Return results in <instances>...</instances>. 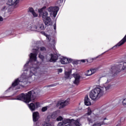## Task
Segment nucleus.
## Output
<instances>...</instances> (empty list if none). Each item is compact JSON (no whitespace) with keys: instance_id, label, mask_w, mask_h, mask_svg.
<instances>
[{"instance_id":"7c9ffc66","label":"nucleus","mask_w":126,"mask_h":126,"mask_svg":"<svg viewBox=\"0 0 126 126\" xmlns=\"http://www.w3.org/2000/svg\"><path fill=\"white\" fill-rule=\"evenodd\" d=\"M87 121L89 122V124L93 123V121L91 118H87Z\"/></svg>"},{"instance_id":"e433bc0d","label":"nucleus","mask_w":126,"mask_h":126,"mask_svg":"<svg viewBox=\"0 0 126 126\" xmlns=\"http://www.w3.org/2000/svg\"><path fill=\"white\" fill-rule=\"evenodd\" d=\"M54 29L55 30H56V29H57V25H56V24L55 23L54 25Z\"/></svg>"},{"instance_id":"09e8293b","label":"nucleus","mask_w":126,"mask_h":126,"mask_svg":"<svg viewBox=\"0 0 126 126\" xmlns=\"http://www.w3.org/2000/svg\"><path fill=\"white\" fill-rule=\"evenodd\" d=\"M22 86H23V85H22Z\"/></svg>"},{"instance_id":"f8f14e48","label":"nucleus","mask_w":126,"mask_h":126,"mask_svg":"<svg viewBox=\"0 0 126 126\" xmlns=\"http://www.w3.org/2000/svg\"><path fill=\"white\" fill-rule=\"evenodd\" d=\"M117 67L119 72L122 70H125V69H126V63L125 62L120 63L118 65Z\"/></svg>"},{"instance_id":"6e6552de","label":"nucleus","mask_w":126,"mask_h":126,"mask_svg":"<svg viewBox=\"0 0 126 126\" xmlns=\"http://www.w3.org/2000/svg\"><path fill=\"white\" fill-rule=\"evenodd\" d=\"M70 100V99L69 98H68L64 101H60L57 103V106L59 107V106H60L59 109L64 108V107H65L67 105H68Z\"/></svg>"},{"instance_id":"bb28decb","label":"nucleus","mask_w":126,"mask_h":126,"mask_svg":"<svg viewBox=\"0 0 126 126\" xmlns=\"http://www.w3.org/2000/svg\"><path fill=\"white\" fill-rule=\"evenodd\" d=\"M38 57H39V59H40V60H41V61L42 62H43V61H44V56L41 55V54H39V55H38Z\"/></svg>"},{"instance_id":"79ce46f5","label":"nucleus","mask_w":126,"mask_h":126,"mask_svg":"<svg viewBox=\"0 0 126 126\" xmlns=\"http://www.w3.org/2000/svg\"><path fill=\"white\" fill-rule=\"evenodd\" d=\"M42 33H43V34H46V33L45 32H42Z\"/></svg>"},{"instance_id":"2eb2a0df","label":"nucleus","mask_w":126,"mask_h":126,"mask_svg":"<svg viewBox=\"0 0 126 126\" xmlns=\"http://www.w3.org/2000/svg\"><path fill=\"white\" fill-rule=\"evenodd\" d=\"M60 62L62 64H67V63H70L69 59L64 57L61 58Z\"/></svg>"},{"instance_id":"a18cd8bd","label":"nucleus","mask_w":126,"mask_h":126,"mask_svg":"<svg viewBox=\"0 0 126 126\" xmlns=\"http://www.w3.org/2000/svg\"><path fill=\"white\" fill-rule=\"evenodd\" d=\"M105 53H106V52L102 53L101 55H104V54H105Z\"/></svg>"},{"instance_id":"aec40b11","label":"nucleus","mask_w":126,"mask_h":126,"mask_svg":"<svg viewBox=\"0 0 126 126\" xmlns=\"http://www.w3.org/2000/svg\"><path fill=\"white\" fill-rule=\"evenodd\" d=\"M29 29L31 30V31H37L38 32V27L36 26H32L29 27Z\"/></svg>"},{"instance_id":"7ed1b4c3","label":"nucleus","mask_w":126,"mask_h":126,"mask_svg":"<svg viewBox=\"0 0 126 126\" xmlns=\"http://www.w3.org/2000/svg\"><path fill=\"white\" fill-rule=\"evenodd\" d=\"M36 98V93L34 91H30L27 94L22 93L13 100H20L25 103H29L31 101H34Z\"/></svg>"},{"instance_id":"cd10ccee","label":"nucleus","mask_w":126,"mask_h":126,"mask_svg":"<svg viewBox=\"0 0 126 126\" xmlns=\"http://www.w3.org/2000/svg\"><path fill=\"white\" fill-rule=\"evenodd\" d=\"M57 117V114L56 113H53L51 115V118H52V119H56V118Z\"/></svg>"},{"instance_id":"6ab92c4d","label":"nucleus","mask_w":126,"mask_h":126,"mask_svg":"<svg viewBox=\"0 0 126 126\" xmlns=\"http://www.w3.org/2000/svg\"><path fill=\"white\" fill-rule=\"evenodd\" d=\"M58 59H59V56H58V55L56 54H52L50 61L52 63H56V62L58 61Z\"/></svg>"},{"instance_id":"a211bd4d","label":"nucleus","mask_w":126,"mask_h":126,"mask_svg":"<svg viewBox=\"0 0 126 126\" xmlns=\"http://www.w3.org/2000/svg\"><path fill=\"white\" fill-rule=\"evenodd\" d=\"M28 12H31V13L32 14L34 17H37L38 16V14L36 13V12H35V11H34V9L33 8V7H29L28 8Z\"/></svg>"},{"instance_id":"c03bdc74","label":"nucleus","mask_w":126,"mask_h":126,"mask_svg":"<svg viewBox=\"0 0 126 126\" xmlns=\"http://www.w3.org/2000/svg\"><path fill=\"white\" fill-rule=\"evenodd\" d=\"M24 70H25L26 71H27V70H28V69H25Z\"/></svg>"},{"instance_id":"f03ea898","label":"nucleus","mask_w":126,"mask_h":126,"mask_svg":"<svg viewBox=\"0 0 126 126\" xmlns=\"http://www.w3.org/2000/svg\"><path fill=\"white\" fill-rule=\"evenodd\" d=\"M39 49H40V48L36 47V48L32 49V52L33 53H31L30 54V55H29L30 61L29 62H28L27 63L25 64L24 65V68H25V67H26V66L28 65L29 63H30L31 64H32L30 70L29 77H32V76H34L36 72H37V69H38V67L36 66V64H33L32 62H36L37 60V55L38 53H39Z\"/></svg>"},{"instance_id":"c756f323","label":"nucleus","mask_w":126,"mask_h":126,"mask_svg":"<svg viewBox=\"0 0 126 126\" xmlns=\"http://www.w3.org/2000/svg\"><path fill=\"white\" fill-rule=\"evenodd\" d=\"M63 120V117L62 116H59L57 118V121L58 122H60L61 121H62Z\"/></svg>"},{"instance_id":"f704fd0d","label":"nucleus","mask_w":126,"mask_h":126,"mask_svg":"<svg viewBox=\"0 0 126 126\" xmlns=\"http://www.w3.org/2000/svg\"><path fill=\"white\" fill-rule=\"evenodd\" d=\"M91 114H92V111L90 110L87 113V114L88 115V116H90V115H91Z\"/></svg>"},{"instance_id":"49530a36","label":"nucleus","mask_w":126,"mask_h":126,"mask_svg":"<svg viewBox=\"0 0 126 126\" xmlns=\"http://www.w3.org/2000/svg\"><path fill=\"white\" fill-rule=\"evenodd\" d=\"M53 42H55V40L54 39L53 40Z\"/></svg>"},{"instance_id":"0eeeda50","label":"nucleus","mask_w":126,"mask_h":126,"mask_svg":"<svg viewBox=\"0 0 126 126\" xmlns=\"http://www.w3.org/2000/svg\"><path fill=\"white\" fill-rule=\"evenodd\" d=\"M22 79V77H21L20 79L19 78L16 79L13 83H12V85L6 91H9L10 89L11 90H16V88H15L16 86H17L18 84H19V82H23V81H21Z\"/></svg>"},{"instance_id":"ddd939ff","label":"nucleus","mask_w":126,"mask_h":126,"mask_svg":"<svg viewBox=\"0 0 126 126\" xmlns=\"http://www.w3.org/2000/svg\"><path fill=\"white\" fill-rule=\"evenodd\" d=\"M40 118V115L39 114V112H34L32 114V119L33 122H37L38 120Z\"/></svg>"},{"instance_id":"a878e982","label":"nucleus","mask_w":126,"mask_h":126,"mask_svg":"<svg viewBox=\"0 0 126 126\" xmlns=\"http://www.w3.org/2000/svg\"><path fill=\"white\" fill-rule=\"evenodd\" d=\"M91 71V70H88L87 71V73L86 74V76H90V75H92V72H90Z\"/></svg>"},{"instance_id":"a19ab883","label":"nucleus","mask_w":126,"mask_h":126,"mask_svg":"<svg viewBox=\"0 0 126 126\" xmlns=\"http://www.w3.org/2000/svg\"><path fill=\"white\" fill-rule=\"evenodd\" d=\"M52 86H53V85H50L48 86L47 87H52Z\"/></svg>"},{"instance_id":"1a4fd4ad","label":"nucleus","mask_w":126,"mask_h":126,"mask_svg":"<svg viewBox=\"0 0 126 126\" xmlns=\"http://www.w3.org/2000/svg\"><path fill=\"white\" fill-rule=\"evenodd\" d=\"M29 108L32 110V112L33 111H35L39 106H40V103L39 102H35V103H31V104H28Z\"/></svg>"},{"instance_id":"58836bf2","label":"nucleus","mask_w":126,"mask_h":126,"mask_svg":"<svg viewBox=\"0 0 126 126\" xmlns=\"http://www.w3.org/2000/svg\"><path fill=\"white\" fill-rule=\"evenodd\" d=\"M3 18H2L1 16H0V21H3Z\"/></svg>"},{"instance_id":"473e14b6","label":"nucleus","mask_w":126,"mask_h":126,"mask_svg":"<svg viewBox=\"0 0 126 126\" xmlns=\"http://www.w3.org/2000/svg\"><path fill=\"white\" fill-rule=\"evenodd\" d=\"M40 51L44 52V51H46V48L44 47H40Z\"/></svg>"},{"instance_id":"2f4dec72","label":"nucleus","mask_w":126,"mask_h":126,"mask_svg":"<svg viewBox=\"0 0 126 126\" xmlns=\"http://www.w3.org/2000/svg\"><path fill=\"white\" fill-rule=\"evenodd\" d=\"M58 126H64V124H63V122L59 123L58 124Z\"/></svg>"},{"instance_id":"412c9836","label":"nucleus","mask_w":126,"mask_h":126,"mask_svg":"<svg viewBox=\"0 0 126 126\" xmlns=\"http://www.w3.org/2000/svg\"><path fill=\"white\" fill-rule=\"evenodd\" d=\"M72 70H70L69 71H65L64 73L65 75V78H69V76H70V75L71 74Z\"/></svg>"},{"instance_id":"72a5a7b5","label":"nucleus","mask_w":126,"mask_h":126,"mask_svg":"<svg viewBox=\"0 0 126 126\" xmlns=\"http://www.w3.org/2000/svg\"><path fill=\"white\" fill-rule=\"evenodd\" d=\"M63 2V0H58V3H59L60 5H62V3Z\"/></svg>"},{"instance_id":"dca6fc26","label":"nucleus","mask_w":126,"mask_h":126,"mask_svg":"<svg viewBox=\"0 0 126 126\" xmlns=\"http://www.w3.org/2000/svg\"><path fill=\"white\" fill-rule=\"evenodd\" d=\"M84 103L86 106H90L91 105V102L90 101V99L88 97V95H86L84 99Z\"/></svg>"},{"instance_id":"20e7f679","label":"nucleus","mask_w":126,"mask_h":126,"mask_svg":"<svg viewBox=\"0 0 126 126\" xmlns=\"http://www.w3.org/2000/svg\"><path fill=\"white\" fill-rule=\"evenodd\" d=\"M63 122L64 125H66V124H68L65 126H80L79 122H78V121H74V120L73 119H64Z\"/></svg>"},{"instance_id":"4468645a","label":"nucleus","mask_w":126,"mask_h":126,"mask_svg":"<svg viewBox=\"0 0 126 126\" xmlns=\"http://www.w3.org/2000/svg\"><path fill=\"white\" fill-rule=\"evenodd\" d=\"M111 71L112 73V76L114 75H116L117 73H119V72H120V71L119 70V69L118 68H117V66H113L111 67Z\"/></svg>"},{"instance_id":"9b49d317","label":"nucleus","mask_w":126,"mask_h":126,"mask_svg":"<svg viewBox=\"0 0 126 126\" xmlns=\"http://www.w3.org/2000/svg\"><path fill=\"white\" fill-rule=\"evenodd\" d=\"M72 76L74 77L75 81H74L73 83L74 84H76V85H78V84H79V82H80V75L79 74H73Z\"/></svg>"},{"instance_id":"4be33fe9","label":"nucleus","mask_w":126,"mask_h":126,"mask_svg":"<svg viewBox=\"0 0 126 126\" xmlns=\"http://www.w3.org/2000/svg\"><path fill=\"white\" fill-rule=\"evenodd\" d=\"M103 125H105V123L103 122H95L93 126H103Z\"/></svg>"},{"instance_id":"37998d69","label":"nucleus","mask_w":126,"mask_h":126,"mask_svg":"<svg viewBox=\"0 0 126 126\" xmlns=\"http://www.w3.org/2000/svg\"><path fill=\"white\" fill-rule=\"evenodd\" d=\"M104 121H105V120H107V118H104Z\"/></svg>"},{"instance_id":"ea45409f","label":"nucleus","mask_w":126,"mask_h":126,"mask_svg":"<svg viewBox=\"0 0 126 126\" xmlns=\"http://www.w3.org/2000/svg\"><path fill=\"white\" fill-rule=\"evenodd\" d=\"M81 62H82V63H85V60H81Z\"/></svg>"},{"instance_id":"c85d7f7f","label":"nucleus","mask_w":126,"mask_h":126,"mask_svg":"<svg viewBox=\"0 0 126 126\" xmlns=\"http://www.w3.org/2000/svg\"><path fill=\"white\" fill-rule=\"evenodd\" d=\"M48 110V107H44L42 108L41 111L42 112H46Z\"/></svg>"},{"instance_id":"393cba45","label":"nucleus","mask_w":126,"mask_h":126,"mask_svg":"<svg viewBox=\"0 0 126 126\" xmlns=\"http://www.w3.org/2000/svg\"><path fill=\"white\" fill-rule=\"evenodd\" d=\"M98 70V68H94V69H91L90 72H92V74H94V73H95V72H96V71H97Z\"/></svg>"},{"instance_id":"f3484780","label":"nucleus","mask_w":126,"mask_h":126,"mask_svg":"<svg viewBox=\"0 0 126 126\" xmlns=\"http://www.w3.org/2000/svg\"><path fill=\"white\" fill-rule=\"evenodd\" d=\"M18 3V0H8L7 4L8 5H16Z\"/></svg>"},{"instance_id":"c9c22d12","label":"nucleus","mask_w":126,"mask_h":126,"mask_svg":"<svg viewBox=\"0 0 126 126\" xmlns=\"http://www.w3.org/2000/svg\"><path fill=\"white\" fill-rule=\"evenodd\" d=\"M2 10H3V11H4V10H6V6H4L2 8Z\"/></svg>"},{"instance_id":"de8ad7c7","label":"nucleus","mask_w":126,"mask_h":126,"mask_svg":"<svg viewBox=\"0 0 126 126\" xmlns=\"http://www.w3.org/2000/svg\"><path fill=\"white\" fill-rule=\"evenodd\" d=\"M101 78H102V77H100V79H101Z\"/></svg>"},{"instance_id":"5701e85b","label":"nucleus","mask_w":126,"mask_h":126,"mask_svg":"<svg viewBox=\"0 0 126 126\" xmlns=\"http://www.w3.org/2000/svg\"><path fill=\"white\" fill-rule=\"evenodd\" d=\"M44 24H41L39 27H37V32H40L41 30H44Z\"/></svg>"},{"instance_id":"9d476101","label":"nucleus","mask_w":126,"mask_h":126,"mask_svg":"<svg viewBox=\"0 0 126 126\" xmlns=\"http://www.w3.org/2000/svg\"><path fill=\"white\" fill-rule=\"evenodd\" d=\"M42 20L46 26H52L53 25V21H52V19L50 17L45 18L42 19Z\"/></svg>"},{"instance_id":"39448f33","label":"nucleus","mask_w":126,"mask_h":126,"mask_svg":"<svg viewBox=\"0 0 126 126\" xmlns=\"http://www.w3.org/2000/svg\"><path fill=\"white\" fill-rule=\"evenodd\" d=\"M46 9L47 7L46 6H43L40 9H38V12L39 13V17H42V20L49 17H48L49 13L48 12H47V11H46Z\"/></svg>"},{"instance_id":"f257e3e1","label":"nucleus","mask_w":126,"mask_h":126,"mask_svg":"<svg viewBox=\"0 0 126 126\" xmlns=\"http://www.w3.org/2000/svg\"><path fill=\"white\" fill-rule=\"evenodd\" d=\"M111 82V79H107V82L105 83L103 87L96 88L90 92V97L92 100H97L101 98L102 96L106 93L111 88V85L108 84Z\"/></svg>"},{"instance_id":"b1692460","label":"nucleus","mask_w":126,"mask_h":126,"mask_svg":"<svg viewBox=\"0 0 126 126\" xmlns=\"http://www.w3.org/2000/svg\"><path fill=\"white\" fill-rule=\"evenodd\" d=\"M70 63H71L73 64H78V62L77 61L73 60L71 59H69Z\"/></svg>"},{"instance_id":"423d86ee","label":"nucleus","mask_w":126,"mask_h":126,"mask_svg":"<svg viewBox=\"0 0 126 126\" xmlns=\"http://www.w3.org/2000/svg\"><path fill=\"white\" fill-rule=\"evenodd\" d=\"M59 7L55 6V7H48L46 10H48L49 12H50V14L51 16H53V17H56L57 16V14L59 11Z\"/></svg>"},{"instance_id":"4c0bfd02","label":"nucleus","mask_w":126,"mask_h":126,"mask_svg":"<svg viewBox=\"0 0 126 126\" xmlns=\"http://www.w3.org/2000/svg\"><path fill=\"white\" fill-rule=\"evenodd\" d=\"M58 72H63V69L62 68L58 69Z\"/></svg>"}]
</instances>
